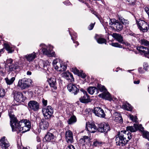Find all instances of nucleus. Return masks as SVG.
<instances>
[{
    "label": "nucleus",
    "mask_w": 149,
    "mask_h": 149,
    "mask_svg": "<svg viewBox=\"0 0 149 149\" xmlns=\"http://www.w3.org/2000/svg\"><path fill=\"white\" fill-rule=\"evenodd\" d=\"M10 124L13 132H22L24 133L30 130L31 127V123L29 120L26 119L22 120L18 122L17 119L14 117L13 114H10Z\"/></svg>",
    "instance_id": "f257e3e1"
},
{
    "label": "nucleus",
    "mask_w": 149,
    "mask_h": 149,
    "mask_svg": "<svg viewBox=\"0 0 149 149\" xmlns=\"http://www.w3.org/2000/svg\"><path fill=\"white\" fill-rule=\"evenodd\" d=\"M125 131H121L118 132L116 136L115 141L117 146H125L129 140L132 138L131 134H129V131L131 132H134L136 130V128L134 126H129L126 127Z\"/></svg>",
    "instance_id": "f03ea898"
},
{
    "label": "nucleus",
    "mask_w": 149,
    "mask_h": 149,
    "mask_svg": "<svg viewBox=\"0 0 149 149\" xmlns=\"http://www.w3.org/2000/svg\"><path fill=\"white\" fill-rule=\"evenodd\" d=\"M40 46L42 47V51L44 54L49 57L54 56L55 52H53L51 53V51L53 48L52 46L50 45L47 46L44 44H41Z\"/></svg>",
    "instance_id": "7ed1b4c3"
},
{
    "label": "nucleus",
    "mask_w": 149,
    "mask_h": 149,
    "mask_svg": "<svg viewBox=\"0 0 149 149\" xmlns=\"http://www.w3.org/2000/svg\"><path fill=\"white\" fill-rule=\"evenodd\" d=\"M43 115L46 119H49L53 116L54 109L50 106H48L42 109V110Z\"/></svg>",
    "instance_id": "20e7f679"
},
{
    "label": "nucleus",
    "mask_w": 149,
    "mask_h": 149,
    "mask_svg": "<svg viewBox=\"0 0 149 149\" xmlns=\"http://www.w3.org/2000/svg\"><path fill=\"white\" fill-rule=\"evenodd\" d=\"M31 80L29 79L24 78L19 79L18 81V86L22 89H24L29 87L31 84Z\"/></svg>",
    "instance_id": "39448f33"
},
{
    "label": "nucleus",
    "mask_w": 149,
    "mask_h": 149,
    "mask_svg": "<svg viewBox=\"0 0 149 149\" xmlns=\"http://www.w3.org/2000/svg\"><path fill=\"white\" fill-rule=\"evenodd\" d=\"M137 25L139 29L143 32H146L149 29V24L143 20L139 21L137 23Z\"/></svg>",
    "instance_id": "423d86ee"
},
{
    "label": "nucleus",
    "mask_w": 149,
    "mask_h": 149,
    "mask_svg": "<svg viewBox=\"0 0 149 149\" xmlns=\"http://www.w3.org/2000/svg\"><path fill=\"white\" fill-rule=\"evenodd\" d=\"M29 109L34 111H37L40 109L39 103L35 100L30 101L28 103Z\"/></svg>",
    "instance_id": "0eeeda50"
},
{
    "label": "nucleus",
    "mask_w": 149,
    "mask_h": 149,
    "mask_svg": "<svg viewBox=\"0 0 149 149\" xmlns=\"http://www.w3.org/2000/svg\"><path fill=\"white\" fill-rule=\"evenodd\" d=\"M80 91L82 92L84 95L81 96L79 98L80 101L83 103H86L91 102V100L86 91L83 89H81Z\"/></svg>",
    "instance_id": "6e6552de"
},
{
    "label": "nucleus",
    "mask_w": 149,
    "mask_h": 149,
    "mask_svg": "<svg viewBox=\"0 0 149 149\" xmlns=\"http://www.w3.org/2000/svg\"><path fill=\"white\" fill-rule=\"evenodd\" d=\"M47 81L52 88V91L54 92L57 88V84L56 77L54 76L48 79L47 80Z\"/></svg>",
    "instance_id": "1a4fd4ad"
},
{
    "label": "nucleus",
    "mask_w": 149,
    "mask_h": 149,
    "mask_svg": "<svg viewBox=\"0 0 149 149\" xmlns=\"http://www.w3.org/2000/svg\"><path fill=\"white\" fill-rule=\"evenodd\" d=\"M14 93V100L17 102H23L25 100V97H24L23 94L19 92L13 91Z\"/></svg>",
    "instance_id": "9d476101"
},
{
    "label": "nucleus",
    "mask_w": 149,
    "mask_h": 149,
    "mask_svg": "<svg viewBox=\"0 0 149 149\" xmlns=\"http://www.w3.org/2000/svg\"><path fill=\"white\" fill-rule=\"evenodd\" d=\"M109 126L107 123H101L99 125L98 131L101 132H107L110 130Z\"/></svg>",
    "instance_id": "9b49d317"
},
{
    "label": "nucleus",
    "mask_w": 149,
    "mask_h": 149,
    "mask_svg": "<svg viewBox=\"0 0 149 149\" xmlns=\"http://www.w3.org/2000/svg\"><path fill=\"white\" fill-rule=\"evenodd\" d=\"M69 91L71 93L76 95L79 92V89L77 87L76 85L73 84H70L67 86Z\"/></svg>",
    "instance_id": "f8f14e48"
},
{
    "label": "nucleus",
    "mask_w": 149,
    "mask_h": 149,
    "mask_svg": "<svg viewBox=\"0 0 149 149\" xmlns=\"http://www.w3.org/2000/svg\"><path fill=\"white\" fill-rule=\"evenodd\" d=\"M93 113L96 116L101 117L104 118L105 114L103 110L100 107H95L93 110Z\"/></svg>",
    "instance_id": "ddd939ff"
},
{
    "label": "nucleus",
    "mask_w": 149,
    "mask_h": 149,
    "mask_svg": "<svg viewBox=\"0 0 149 149\" xmlns=\"http://www.w3.org/2000/svg\"><path fill=\"white\" fill-rule=\"evenodd\" d=\"M13 74L12 73H9L7 77L4 79L8 85L12 84L15 79V76H13Z\"/></svg>",
    "instance_id": "4468645a"
},
{
    "label": "nucleus",
    "mask_w": 149,
    "mask_h": 149,
    "mask_svg": "<svg viewBox=\"0 0 149 149\" xmlns=\"http://www.w3.org/2000/svg\"><path fill=\"white\" fill-rule=\"evenodd\" d=\"M86 127L88 131L91 133H94L97 130L96 126L93 123H86Z\"/></svg>",
    "instance_id": "2eb2a0df"
},
{
    "label": "nucleus",
    "mask_w": 149,
    "mask_h": 149,
    "mask_svg": "<svg viewBox=\"0 0 149 149\" xmlns=\"http://www.w3.org/2000/svg\"><path fill=\"white\" fill-rule=\"evenodd\" d=\"M62 75L63 77L71 82L74 81V78L72 74L69 72L67 71L64 72L62 74Z\"/></svg>",
    "instance_id": "dca6fc26"
},
{
    "label": "nucleus",
    "mask_w": 149,
    "mask_h": 149,
    "mask_svg": "<svg viewBox=\"0 0 149 149\" xmlns=\"http://www.w3.org/2000/svg\"><path fill=\"white\" fill-rule=\"evenodd\" d=\"M65 139L68 143H70L73 142V137L72 132L70 130H68L65 132Z\"/></svg>",
    "instance_id": "f3484780"
},
{
    "label": "nucleus",
    "mask_w": 149,
    "mask_h": 149,
    "mask_svg": "<svg viewBox=\"0 0 149 149\" xmlns=\"http://www.w3.org/2000/svg\"><path fill=\"white\" fill-rule=\"evenodd\" d=\"M5 138L3 137L0 140V146L2 149H6L9 146L8 142Z\"/></svg>",
    "instance_id": "a211bd4d"
},
{
    "label": "nucleus",
    "mask_w": 149,
    "mask_h": 149,
    "mask_svg": "<svg viewBox=\"0 0 149 149\" xmlns=\"http://www.w3.org/2000/svg\"><path fill=\"white\" fill-rule=\"evenodd\" d=\"M49 126V123L46 119L41 120L40 123V126L41 129L42 130L47 129Z\"/></svg>",
    "instance_id": "6ab92c4d"
},
{
    "label": "nucleus",
    "mask_w": 149,
    "mask_h": 149,
    "mask_svg": "<svg viewBox=\"0 0 149 149\" xmlns=\"http://www.w3.org/2000/svg\"><path fill=\"white\" fill-rule=\"evenodd\" d=\"M36 57V55L34 52L33 53L25 55L24 57L27 61L30 62L32 61Z\"/></svg>",
    "instance_id": "aec40b11"
},
{
    "label": "nucleus",
    "mask_w": 149,
    "mask_h": 149,
    "mask_svg": "<svg viewBox=\"0 0 149 149\" xmlns=\"http://www.w3.org/2000/svg\"><path fill=\"white\" fill-rule=\"evenodd\" d=\"M112 37L120 43H122L123 41V37L121 35L116 33H113L112 35Z\"/></svg>",
    "instance_id": "412c9836"
},
{
    "label": "nucleus",
    "mask_w": 149,
    "mask_h": 149,
    "mask_svg": "<svg viewBox=\"0 0 149 149\" xmlns=\"http://www.w3.org/2000/svg\"><path fill=\"white\" fill-rule=\"evenodd\" d=\"M99 96L106 100H109L111 99V96L109 93L107 91L100 94Z\"/></svg>",
    "instance_id": "4be33fe9"
},
{
    "label": "nucleus",
    "mask_w": 149,
    "mask_h": 149,
    "mask_svg": "<svg viewBox=\"0 0 149 149\" xmlns=\"http://www.w3.org/2000/svg\"><path fill=\"white\" fill-rule=\"evenodd\" d=\"M48 63V62L47 61H40L39 62V65H40V66H39L40 67V68L46 70L47 69L49 66Z\"/></svg>",
    "instance_id": "5701e85b"
},
{
    "label": "nucleus",
    "mask_w": 149,
    "mask_h": 149,
    "mask_svg": "<svg viewBox=\"0 0 149 149\" xmlns=\"http://www.w3.org/2000/svg\"><path fill=\"white\" fill-rule=\"evenodd\" d=\"M137 49L141 52L145 54H149V50L148 48L143 46H140L137 48Z\"/></svg>",
    "instance_id": "b1692460"
},
{
    "label": "nucleus",
    "mask_w": 149,
    "mask_h": 149,
    "mask_svg": "<svg viewBox=\"0 0 149 149\" xmlns=\"http://www.w3.org/2000/svg\"><path fill=\"white\" fill-rule=\"evenodd\" d=\"M54 138V136L52 133L48 132L45 137L44 139L47 142L52 141Z\"/></svg>",
    "instance_id": "393cba45"
},
{
    "label": "nucleus",
    "mask_w": 149,
    "mask_h": 149,
    "mask_svg": "<svg viewBox=\"0 0 149 149\" xmlns=\"http://www.w3.org/2000/svg\"><path fill=\"white\" fill-rule=\"evenodd\" d=\"M114 27H116L118 31H120L123 28V26L122 24L118 20L116 21Z\"/></svg>",
    "instance_id": "a878e982"
},
{
    "label": "nucleus",
    "mask_w": 149,
    "mask_h": 149,
    "mask_svg": "<svg viewBox=\"0 0 149 149\" xmlns=\"http://www.w3.org/2000/svg\"><path fill=\"white\" fill-rule=\"evenodd\" d=\"M95 39L97 42L100 44L104 43L106 44L107 41L104 38L99 37L98 35H96L95 37Z\"/></svg>",
    "instance_id": "bb28decb"
},
{
    "label": "nucleus",
    "mask_w": 149,
    "mask_h": 149,
    "mask_svg": "<svg viewBox=\"0 0 149 149\" xmlns=\"http://www.w3.org/2000/svg\"><path fill=\"white\" fill-rule=\"evenodd\" d=\"M61 61H59V59H55L53 62V65L55 69L58 70L59 69V66L61 63Z\"/></svg>",
    "instance_id": "cd10ccee"
},
{
    "label": "nucleus",
    "mask_w": 149,
    "mask_h": 149,
    "mask_svg": "<svg viewBox=\"0 0 149 149\" xmlns=\"http://www.w3.org/2000/svg\"><path fill=\"white\" fill-rule=\"evenodd\" d=\"M89 141L88 137L85 136L82 138L79 141V143L82 145H85Z\"/></svg>",
    "instance_id": "c85d7f7f"
},
{
    "label": "nucleus",
    "mask_w": 149,
    "mask_h": 149,
    "mask_svg": "<svg viewBox=\"0 0 149 149\" xmlns=\"http://www.w3.org/2000/svg\"><path fill=\"white\" fill-rule=\"evenodd\" d=\"M95 90L96 91V94H97L98 93V91L96 88L95 87H90L87 89L88 92L91 95L93 94Z\"/></svg>",
    "instance_id": "c756f323"
},
{
    "label": "nucleus",
    "mask_w": 149,
    "mask_h": 149,
    "mask_svg": "<svg viewBox=\"0 0 149 149\" xmlns=\"http://www.w3.org/2000/svg\"><path fill=\"white\" fill-rule=\"evenodd\" d=\"M123 107L125 109L128 111H131L132 109V106L128 103L123 104Z\"/></svg>",
    "instance_id": "7c9ffc66"
},
{
    "label": "nucleus",
    "mask_w": 149,
    "mask_h": 149,
    "mask_svg": "<svg viewBox=\"0 0 149 149\" xmlns=\"http://www.w3.org/2000/svg\"><path fill=\"white\" fill-rule=\"evenodd\" d=\"M60 69H58V71H65L66 70L67 68V66L65 64V63L63 61H61V63L59 66Z\"/></svg>",
    "instance_id": "2f4dec72"
},
{
    "label": "nucleus",
    "mask_w": 149,
    "mask_h": 149,
    "mask_svg": "<svg viewBox=\"0 0 149 149\" xmlns=\"http://www.w3.org/2000/svg\"><path fill=\"white\" fill-rule=\"evenodd\" d=\"M77 121V119L76 117L74 116H72L68 121V124L71 125L76 122Z\"/></svg>",
    "instance_id": "473e14b6"
},
{
    "label": "nucleus",
    "mask_w": 149,
    "mask_h": 149,
    "mask_svg": "<svg viewBox=\"0 0 149 149\" xmlns=\"http://www.w3.org/2000/svg\"><path fill=\"white\" fill-rule=\"evenodd\" d=\"M140 43L142 45L148 47H149V41L146 39H143L141 40Z\"/></svg>",
    "instance_id": "72a5a7b5"
},
{
    "label": "nucleus",
    "mask_w": 149,
    "mask_h": 149,
    "mask_svg": "<svg viewBox=\"0 0 149 149\" xmlns=\"http://www.w3.org/2000/svg\"><path fill=\"white\" fill-rule=\"evenodd\" d=\"M97 89L99 90L101 92H104L107 91L105 86H102L100 84H97Z\"/></svg>",
    "instance_id": "f704fd0d"
},
{
    "label": "nucleus",
    "mask_w": 149,
    "mask_h": 149,
    "mask_svg": "<svg viewBox=\"0 0 149 149\" xmlns=\"http://www.w3.org/2000/svg\"><path fill=\"white\" fill-rule=\"evenodd\" d=\"M69 33L71 37V39L73 40L74 43L77 44V46L78 45H79L78 42L77 41L74 42V39H76L77 37V33H74L73 35H72L71 34L70 31H69Z\"/></svg>",
    "instance_id": "c9c22d12"
},
{
    "label": "nucleus",
    "mask_w": 149,
    "mask_h": 149,
    "mask_svg": "<svg viewBox=\"0 0 149 149\" xmlns=\"http://www.w3.org/2000/svg\"><path fill=\"white\" fill-rule=\"evenodd\" d=\"M4 47L6 49L9 53H12L13 51L12 49L11 48L8 44L5 43L4 44Z\"/></svg>",
    "instance_id": "e433bc0d"
},
{
    "label": "nucleus",
    "mask_w": 149,
    "mask_h": 149,
    "mask_svg": "<svg viewBox=\"0 0 149 149\" xmlns=\"http://www.w3.org/2000/svg\"><path fill=\"white\" fill-rule=\"evenodd\" d=\"M19 66L16 65H12L9 67V71L11 72L19 68Z\"/></svg>",
    "instance_id": "4c0bfd02"
},
{
    "label": "nucleus",
    "mask_w": 149,
    "mask_h": 149,
    "mask_svg": "<svg viewBox=\"0 0 149 149\" xmlns=\"http://www.w3.org/2000/svg\"><path fill=\"white\" fill-rule=\"evenodd\" d=\"M119 20L120 21L122 24L127 25L129 24V21L125 19L122 17L120 18Z\"/></svg>",
    "instance_id": "58836bf2"
},
{
    "label": "nucleus",
    "mask_w": 149,
    "mask_h": 149,
    "mask_svg": "<svg viewBox=\"0 0 149 149\" xmlns=\"http://www.w3.org/2000/svg\"><path fill=\"white\" fill-rule=\"evenodd\" d=\"M134 126L136 128V130H142L143 129V127L142 126L141 124H134Z\"/></svg>",
    "instance_id": "ea45409f"
},
{
    "label": "nucleus",
    "mask_w": 149,
    "mask_h": 149,
    "mask_svg": "<svg viewBox=\"0 0 149 149\" xmlns=\"http://www.w3.org/2000/svg\"><path fill=\"white\" fill-rule=\"evenodd\" d=\"M143 136L149 141V132L147 131L144 132L143 133Z\"/></svg>",
    "instance_id": "a19ab883"
},
{
    "label": "nucleus",
    "mask_w": 149,
    "mask_h": 149,
    "mask_svg": "<svg viewBox=\"0 0 149 149\" xmlns=\"http://www.w3.org/2000/svg\"><path fill=\"white\" fill-rule=\"evenodd\" d=\"M111 45L112 46L114 47H117L120 48H122V45L117 42L112 43L111 44Z\"/></svg>",
    "instance_id": "79ce46f5"
},
{
    "label": "nucleus",
    "mask_w": 149,
    "mask_h": 149,
    "mask_svg": "<svg viewBox=\"0 0 149 149\" xmlns=\"http://www.w3.org/2000/svg\"><path fill=\"white\" fill-rule=\"evenodd\" d=\"M72 71L75 74L78 75L80 72L79 70L76 68L74 67L72 68Z\"/></svg>",
    "instance_id": "37998d69"
},
{
    "label": "nucleus",
    "mask_w": 149,
    "mask_h": 149,
    "mask_svg": "<svg viewBox=\"0 0 149 149\" xmlns=\"http://www.w3.org/2000/svg\"><path fill=\"white\" fill-rule=\"evenodd\" d=\"M115 120L118 123H121L123 122V119L121 115H120V116H119V117H117V118H115Z\"/></svg>",
    "instance_id": "c03bdc74"
},
{
    "label": "nucleus",
    "mask_w": 149,
    "mask_h": 149,
    "mask_svg": "<svg viewBox=\"0 0 149 149\" xmlns=\"http://www.w3.org/2000/svg\"><path fill=\"white\" fill-rule=\"evenodd\" d=\"M130 119L133 121L136 122L137 118L136 116H134L133 115H130L129 116Z\"/></svg>",
    "instance_id": "a18cd8bd"
},
{
    "label": "nucleus",
    "mask_w": 149,
    "mask_h": 149,
    "mask_svg": "<svg viewBox=\"0 0 149 149\" xmlns=\"http://www.w3.org/2000/svg\"><path fill=\"white\" fill-rule=\"evenodd\" d=\"M5 90L3 89H1L0 90V97H3L5 95Z\"/></svg>",
    "instance_id": "49530a36"
},
{
    "label": "nucleus",
    "mask_w": 149,
    "mask_h": 149,
    "mask_svg": "<svg viewBox=\"0 0 149 149\" xmlns=\"http://www.w3.org/2000/svg\"><path fill=\"white\" fill-rule=\"evenodd\" d=\"M102 144V143L100 142L97 141H96L93 142V145L95 146H98L101 145Z\"/></svg>",
    "instance_id": "de8ad7c7"
},
{
    "label": "nucleus",
    "mask_w": 149,
    "mask_h": 149,
    "mask_svg": "<svg viewBox=\"0 0 149 149\" xmlns=\"http://www.w3.org/2000/svg\"><path fill=\"white\" fill-rule=\"evenodd\" d=\"M79 76L81 77L82 78H84L86 77V75L85 73H83L82 71L80 72L78 74Z\"/></svg>",
    "instance_id": "09e8293b"
},
{
    "label": "nucleus",
    "mask_w": 149,
    "mask_h": 149,
    "mask_svg": "<svg viewBox=\"0 0 149 149\" xmlns=\"http://www.w3.org/2000/svg\"><path fill=\"white\" fill-rule=\"evenodd\" d=\"M143 66L144 69L146 71H147L149 68V66L148 65V63H144Z\"/></svg>",
    "instance_id": "8fccbe9b"
},
{
    "label": "nucleus",
    "mask_w": 149,
    "mask_h": 149,
    "mask_svg": "<svg viewBox=\"0 0 149 149\" xmlns=\"http://www.w3.org/2000/svg\"><path fill=\"white\" fill-rule=\"evenodd\" d=\"M116 21H117V20L114 19H110L109 24L111 25L113 24L114 26Z\"/></svg>",
    "instance_id": "3c124183"
},
{
    "label": "nucleus",
    "mask_w": 149,
    "mask_h": 149,
    "mask_svg": "<svg viewBox=\"0 0 149 149\" xmlns=\"http://www.w3.org/2000/svg\"><path fill=\"white\" fill-rule=\"evenodd\" d=\"M121 115V114L117 112H115L113 114V116L115 117V118H117L118 117H119V116H120V115Z\"/></svg>",
    "instance_id": "603ef678"
},
{
    "label": "nucleus",
    "mask_w": 149,
    "mask_h": 149,
    "mask_svg": "<svg viewBox=\"0 0 149 149\" xmlns=\"http://www.w3.org/2000/svg\"><path fill=\"white\" fill-rule=\"evenodd\" d=\"M95 24V22L94 24H91L88 27V29L89 30H91L92 29L94 26Z\"/></svg>",
    "instance_id": "864d4df0"
},
{
    "label": "nucleus",
    "mask_w": 149,
    "mask_h": 149,
    "mask_svg": "<svg viewBox=\"0 0 149 149\" xmlns=\"http://www.w3.org/2000/svg\"><path fill=\"white\" fill-rule=\"evenodd\" d=\"M42 102L44 106H45L47 104V101L43 98L42 99Z\"/></svg>",
    "instance_id": "5fc2aeb1"
},
{
    "label": "nucleus",
    "mask_w": 149,
    "mask_h": 149,
    "mask_svg": "<svg viewBox=\"0 0 149 149\" xmlns=\"http://www.w3.org/2000/svg\"><path fill=\"white\" fill-rule=\"evenodd\" d=\"M138 70L139 72L141 74H142L144 72L143 69L141 68H138Z\"/></svg>",
    "instance_id": "6e6d98bb"
},
{
    "label": "nucleus",
    "mask_w": 149,
    "mask_h": 149,
    "mask_svg": "<svg viewBox=\"0 0 149 149\" xmlns=\"http://www.w3.org/2000/svg\"><path fill=\"white\" fill-rule=\"evenodd\" d=\"M66 149H75L74 146L71 145L68 146L67 148H66Z\"/></svg>",
    "instance_id": "4d7b16f0"
},
{
    "label": "nucleus",
    "mask_w": 149,
    "mask_h": 149,
    "mask_svg": "<svg viewBox=\"0 0 149 149\" xmlns=\"http://www.w3.org/2000/svg\"><path fill=\"white\" fill-rule=\"evenodd\" d=\"M130 4H133L135 1V0H127Z\"/></svg>",
    "instance_id": "13d9d810"
},
{
    "label": "nucleus",
    "mask_w": 149,
    "mask_h": 149,
    "mask_svg": "<svg viewBox=\"0 0 149 149\" xmlns=\"http://www.w3.org/2000/svg\"><path fill=\"white\" fill-rule=\"evenodd\" d=\"M144 9L146 12L148 14L149 17V8L148 7H146Z\"/></svg>",
    "instance_id": "bf43d9fd"
},
{
    "label": "nucleus",
    "mask_w": 149,
    "mask_h": 149,
    "mask_svg": "<svg viewBox=\"0 0 149 149\" xmlns=\"http://www.w3.org/2000/svg\"><path fill=\"white\" fill-rule=\"evenodd\" d=\"M64 3L65 4L67 5H69L70 4V3L68 0H67L64 2Z\"/></svg>",
    "instance_id": "052dcab7"
},
{
    "label": "nucleus",
    "mask_w": 149,
    "mask_h": 149,
    "mask_svg": "<svg viewBox=\"0 0 149 149\" xmlns=\"http://www.w3.org/2000/svg\"><path fill=\"white\" fill-rule=\"evenodd\" d=\"M80 2H82L83 3H85L87 6H88V3H86L85 0H78Z\"/></svg>",
    "instance_id": "680f3d73"
},
{
    "label": "nucleus",
    "mask_w": 149,
    "mask_h": 149,
    "mask_svg": "<svg viewBox=\"0 0 149 149\" xmlns=\"http://www.w3.org/2000/svg\"><path fill=\"white\" fill-rule=\"evenodd\" d=\"M140 83V80H138L137 81H134V83L135 84H139Z\"/></svg>",
    "instance_id": "e2e57ef3"
},
{
    "label": "nucleus",
    "mask_w": 149,
    "mask_h": 149,
    "mask_svg": "<svg viewBox=\"0 0 149 149\" xmlns=\"http://www.w3.org/2000/svg\"><path fill=\"white\" fill-rule=\"evenodd\" d=\"M7 62L10 63H11L13 62V60L11 59H8L7 61Z\"/></svg>",
    "instance_id": "0e129e2a"
},
{
    "label": "nucleus",
    "mask_w": 149,
    "mask_h": 149,
    "mask_svg": "<svg viewBox=\"0 0 149 149\" xmlns=\"http://www.w3.org/2000/svg\"><path fill=\"white\" fill-rule=\"evenodd\" d=\"M4 52V49H0V56H1V54Z\"/></svg>",
    "instance_id": "69168bd1"
},
{
    "label": "nucleus",
    "mask_w": 149,
    "mask_h": 149,
    "mask_svg": "<svg viewBox=\"0 0 149 149\" xmlns=\"http://www.w3.org/2000/svg\"><path fill=\"white\" fill-rule=\"evenodd\" d=\"M146 149H149V143H147L146 145Z\"/></svg>",
    "instance_id": "338daca9"
},
{
    "label": "nucleus",
    "mask_w": 149,
    "mask_h": 149,
    "mask_svg": "<svg viewBox=\"0 0 149 149\" xmlns=\"http://www.w3.org/2000/svg\"><path fill=\"white\" fill-rule=\"evenodd\" d=\"M27 74L28 75H31V72L30 71H28L27 72Z\"/></svg>",
    "instance_id": "774afa93"
}]
</instances>
